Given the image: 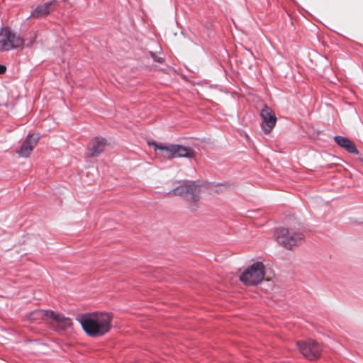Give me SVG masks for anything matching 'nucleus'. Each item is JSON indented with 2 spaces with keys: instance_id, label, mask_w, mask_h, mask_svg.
Segmentation results:
<instances>
[{
  "instance_id": "nucleus-2",
  "label": "nucleus",
  "mask_w": 363,
  "mask_h": 363,
  "mask_svg": "<svg viewBox=\"0 0 363 363\" xmlns=\"http://www.w3.org/2000/svg\"><path fill=\"white\" fill-rule=\"evenodd\" d=\"M203 184L201 182L185 180L170 191L169 194L184 197L189 203L191 211H195L199 207Z\"/></svg>"
},
{
  "instance_id": "nucleus-9",
  "label": "nucleus",
  "mask_w": 363,
  "mask_h": 363,
  "mask_svg": "<svg viewBox=\"0 0 363 363\" xmlns=\"http://www.w3.org/2000/svg\"><path fill=\"white\" fill-rule=\"evenodd\" d=\"M40 139L38 134H28L17 153L23 157H28L37 145Z\"/></svg>"
},
{
  "instance_id": "nucleus-4",
  "label": "nucleus",
  "mask_w": 363,
  "mask_h": 363,
  "mask_svg": "<svg viewBox=\"0 0 363 363\" xmlns=\"http://www.w3.org/2000/svg\"><path fill=\"white\" fill-rule=\"evenodd\" d=\"M277 242L287 250H291L301 243L303 239L302 233L291 228H281L275 232Z\"/></svg>"
},
{
  "instance_id": "nucleus-13",
  "label": "nucleus",
  "mask_w": 363,
  "mask_h": 363,
  "mask_svg": "<svg viewBox=\"0 0 363 363\" xmlns=\"http://www.w3.org/2000/svg\"><path fill=\"white\" fill-rule=\"evenodd\" d=\"M150 145L153 146L155 151L158 155L167 159L174 158L172 145H165L155 142L152 143Z\"/></svg>"
},
{
  "instance_id": "nucleus-14",
  "label": "nucleus",
  "mask_w": 363,
  "mask_h": 363,
  "mask_svg": "<svg viewBox=\"0 0 363 363\" xmlns=\"http://www.w3.org/2000/svg\"><path fill=\"white\" fill-rule=\"evenodd\" d=\"M50 311L47 310H37L33 311L28 315V320L32 323L45 320L46 318H49Z\"/></svg>"
},
{
  "instance_id": "nucleus-17",
  "label": "nucleus",
  "mask_w": 363,
  "mask_h": 363,
  "mask_svg": "<svg viewBox=\"0 0 363 363\" xmlns=\"http://www.w3.org/2000/svg\"><path fill=\"white\" fill-rule=\"evenodd\" d=\"M35 38H36V35H35L33 38H26L25 40L23 39V40L25 41L23 43V45H26L27 47L30 46L35 40Z\"/></svg>"
},
{
  "instance_id": "nucleus-12",
  "label": "nucleus",
  "mask_w": 363,
  "mask_h": 363,
  "mask_svg": "<svg viewBox=\"0 0 363 363\" xmlns=\"http://www.w3.org/2000/svg\"><path fill=\"white\" fill-rule=\"evenodd\" d=\"M334 140L339 146L345 149L350 153L355 155L359 154L355 144L349 138L337 135L334 137Z\"/></svg>"
},
{
  "instance_id": "nucleus-6",
  "label": "nucleus",
  "mask_w": 363,
  "mask_h": 363,
  "mask_svg": "<svg viewBox=\"0 0 363 363\" xmlns=\"http://www.w3.org/2000/svg\"><path fill=\"white\" fill-rule=\"evenodd\" d=\"M296 345L301 353L309 360L318 359L323 350L322 346L313 340L298 341L296 342Z\"/></svg>"
},
{
  "instance_id": "nucleus-1",
  "label": "nucleus",
  "mask_w": 363,
  "mask_h": 363,
  "mask_svg": "<svg viewBox=\"0 0 363 363\" xmlns=\"http://www.w3.org/2000/svg\"><path fill=\"white\" fill-rule=\"evenodd\" d=\"M84 332L91 337H99L107 333L111 328L112 316L108 313L95 312L77 316Z\"/></svg>"
},
{
  "instance_id": "nucleus-5",
  "label": "nucleus",
  "mask_w": 363,
  "mask_h": 363,
  "mask_svg": "<svg viewBox=\"0 0 363 363\" xmlns=\"http://www.w3.org/2000/svg\"><path fill=\"white\" fill-rule=\"evenodd\" d=\"M23 39L9 28H2L0 30V50L9 51L22 48Z\"/></svg>"
},
{
  "instance_id": "nucleus-15",
  "label": "nucleus",
  "mask_w": 363,
  "mask_h": 363,
  "mask_svg": "<svg viewBox=\"0 0 363 363\" xmlns=\"http://www.w3.org/2000/svg\"><path fill=\"white\" fill-rule=\"evenodd\" d=\"M173 156L174 157H187L190 155V151L187 147L180 145H172Z\"/></svg>"
},
{
  "instance_id": "nucleus-3",
  "label": "nucleus",
  "mask_w": 363,
  "mask_h": 363,
  "mask_svg": "<svg viewBox=\"0 0 363 363\" xmlns=\"http://www.w3.org/2000/svg\"><path fill=\"white\" fill-rule=\"evenodd\" d=\"M265 275V267L261 262H257L247 269L240 275V280L246 286H255L261 283Z\"/></svg>"
},
{
  "instance_id": "nucleus-11",
  "label": "nucleus",
  "mask_w": 363,
  "mask_h": 363,
  "mask_svg": "<svg viewBox=\"0 0 363 363\" xmlns=\"http://www.w3.org/2000/svg\"><path fill=\"white\" fill-rule=\"evenodd\" d=\"M49 318L56 323L59 329H66L72 325V320L69 318L52 311H50Z\"/></svg>"
},
{
  "instance_id": "nucleus-16",
  "label": "nucleus",
  "mask_w": 363,
  "mask_h": 363,
  "mask_svg": "<svg viewBox=\"0 0 363 363\" xmlns=\"http://www.w3.org/2000/svg\"><path fill=\"white\" fill-rule=\"evenodd\" d=\"M150 55L155 62H157L159 63H162L164 62L163 57L157 56L155 53H154L152 52H150Z\"/></svg>"
},
{
  "instance_id": "nucleus-7",
  "label": "nucleus",
  "mask_w": 363,
  "mask_h": 363,
  "mask_svg": "<svg viewBox=\"0 0 363 363\" xmlns=\"http://www.w3.org/2000/svg\"><path fill=\"white\" fill-rule=\"evenodd\" d=\"M260 116L262 118V129L265 134H269L277 123L275 113L271 108L265 105L261 111Z\"/></svg>"
},
{
  "instance_id": "nucleus-8",
  "label": "nucleus",
  "mask_w": 363,
  "mask_h": 363,
  "mask_svg": "<svg viewBox=\"0 0 363 363\" xmlns=\"http://www.w3.org/2000/svg\"><path fill=\"white\" fill-rule=\"evenodd\" d=\"M107 146L106 140L104 138L96 137L92 139L87 146V156L89 157H98Z\"/></svg>"
},
{
  "instance_id": "nucleus-10",
  "label": "nucleus",
  "mask_w": 363,
  "mask_h": 363,
  "mask_svg": "<svg viewBox=\"0 0 363 363\" xmlns=\"http://www.w3.org/2000/svg\"><path fill=\"white\" fill-rule=\"evenodd\" d=\"M56 1H50L39 4L30 13V17L35 18H41L48 16L55 9Z\"/></svg>"
},
{
  "instance_id": "nucleus-18",
  "label": "nucleus",
  "mask_w": 363,
  "mask_h": 363,
  "mask_svg": "<svg viewBox=\"0 0 363 363\" xmlns=\"http://www.w3.org/2000/svg\"><path fill=\"white\" fill-rule=\"evenodd\" d=\"M6 67L0 65V74H4L6 72Z\"/></svg>"
}]
</instances>
